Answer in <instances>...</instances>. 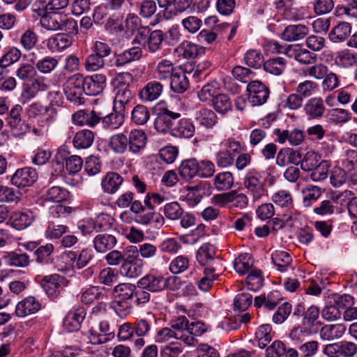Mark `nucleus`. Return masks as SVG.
Instances as JSON below:
<instances>
[{"label": "nucleus", "instance_id": "1", "mask_svg": "<svg viewBox=\"0 0 357 357\" xmlns=\"http://www.w3.org/2000/svg\"><path fill=\"white\" fill-rule=\"evenodd\" d=\"M41 25L47 30H62L73 33L77 26V22L61 13L46 12L40 20Z\"/></svg>", "mask_w": 357, "mask_h": 357}, {"label": "nucleus", "instance_id": "2", "mask_svg": "<svg viewBox=\"0 0 357 357\" xmlns=\"http://www.w3.org/2000/svg\"><path fill=\"white\" fill-rule=\"evenodd\" d=\"M243 184L253 201L260 199L267 193L265 182L262 180L261 174L255 169H250L246 172Z\"/></svg>", "mask_w": 357, "mask_h": 357}, {"label": "nucleus", "instance_id": "3", "mask_svg": "<svg viewBox=\"0 0 357 357\" xmlns=\"http://www.w3.org/2000/svg\"><path fill=\"white\" fill-rule=\"evenodd\" d=\"M109 107L108 104H104L101 107L98 105V100H96L91 111H77L73 115V121L77 126L94 127L100 121L102 116L107 113V109Z\"/></svg>", "mask_w": 357, "mask_h": 357}, {"label": "nucleus", "instance_id": "4", "mask_svg": "<svg viewBox=\"0 0 357 357\" xmlns=\"http://www.w3.org/2000/svg\"><path fill=\"white\" fill-rule=\"evenodd\" d=\"M64 93L67 99L75 105H79L84 102V93H86L84 75L76 73L68 77L65 86Z\"/></svg>", "mask_w": 357, "mask_h": 357}, {"label": "nucleus", "instance_id": "5", "mask_svg": "<svg viewBox=\"0 0 357 357\" xmlns=\"http://www.w3.org/2000/svg\"><path fill=\"white\" fill-rule=\"evenodd\" d=\"M38 276L36 280L45 291L48 297L52 299L59 296L61 290L68 287L69 281L63 276L59 274H52L43 277L38 280Z\"/></svg>", "mask_w": 357, "mask_h": 357}, {"label": "nucleus", "instance_id": "6", "mask_svg": "<svg viewBox=\"0 0 357 357\" xmlns=\"http://www.w3.org/2000/svg\"><path fill=\"white\" fill-rule=\"evenodd\" d=\"M137 287L152 293L161 292L165 290V276L152 269L137 281Z\"/></svg>", "mask_w": 357, "mask_h": 357}, {"label": "nucleus", "instance_id": "7", "mask_svg": "<svg viewBox=\"0 0 357 357\" xmlns=\"http://www.w3.org/2000/svg\"><path fill=\"white\" fill-rule=\"evenodd\" d=\"M144 262L138 255H130L125 259L119 268V273L125 278L134 279L141 275L144 271Z\"/></svg>", "mask_w": 357, "mask_h": 357}, {"label": "nucleus", "instance_id": "8", "mask_svg": "<svg viewBox=\"0 0 357 357\" xmlns=\"http://www.w3.org/2000/svg\"><path fill=\"white\" fill-rule=\"evenodd\" d=\"M248 100L252 106L264 104L269 97L268 88L259 81L250 82L247 86Z\"/></svg>", "mask_w": 357, "mask_h": 357}, {"label": "nucleus", "instance_id": "9", "mask_svg": "<svg viewBox=\"0 0 357 357\" xmlns=\"http://www.w3.org/2000/svg\"><path fill=\"white\" fill-rule=\"evenodd\" d=\"M22 107L15 105L10 111L7 123L15 137H21L28 130L29 126L22 119Z\"/></svg>", "mask_w": 357, "mask_h": 357}, {"label": "nucleus", "instance_id": "10", "mask_svg": "<svg viewBox=\"0 0 357 357\" xmlns=\"http://www.w3.org/2000/svg\"><path fill=\"white\" fill-rule=\"evenodd\" d=\"M49 85L46 82V78L37 76L29 82L24 84L21 98L23 104L35 98L40 91H45Z\"/></svg>", "mask_w": 357, "mask_h": 357}, {"label": "nucleus", "instance_id": "11", "mask_svg": "<svg viewBox=\"0 0 357 357\" xmlns=\"http://www.w3.org/2000/svg\"><path fill=\"white\" fill-rule=\"evenodd\" d=\"M38 178L36 170L32 167H24L15 171L11 177V183L19 188L31 186Z\"/></svg>", "mask_w": 357, "mask_h": 357}, {"label": "nucleus", "instance_id": "12", "mask_svg": "<svg viewBox=\"0 0 357 357\" xmlns=\"http://www.w3.org/2000/svg\"><path fill=\"white\" fill-rule=\"evenodd\" d=\"M41 307L39 300L33 296H28L16 304L15 314L17 317L24 318L37 313Z\"/></svg>", "mask_w": 357, "mask_h": 357}, {"label": "nucleus", "instance_id": "13", "mask_svg": "<svg viewBox=\"0 0 357 357\" xmlns=\"http://www.w3.org/2000/svg\"><path fill=\"white\" fill-rule=\"evenodd\" d=\"M193 0H158L160 7L165 8L164 16L170 19L177 13H181L190 8Z\"/></svg>", "mask_w": 357, "mask_h": 357}, {"label": "nucleus", "instance_id": "14", "mask_svg": "<svg viewBox=\"0 0 357 357\" xmlns=\"http://www.w3.org/2000/svg\"><path fill=\"white\" fill-rule=\"evenodd\" d=\"M285 55L294 59L301 64H310L316 61V54L303 48L301 45H289L286 46Z\"/></svg>", "mask_w": 357, "mask_h": 357}, {"label": "nucleus", "instance_id": "15", "mask_svg": "<svg viewBox=\"0 0 357 357\" xmlns=\"http://www.w3.org/2000/svg\"><path fill=\"white\" fill-rule=\"evenodd\" d=\"M180 116L179 113L165 109L156 117L154 121V127L158 132L167 133L169 131L172 132L174 121L178 119Z\"/></svg>", "mask_w": 357, "mask_h": 357}, {"label": "nucleus", "instance_id": "16", "mask_svg": "<svg viewBox=\"0 0 357 357\" xmlns=\"http://www.w3.org/2000/svg\"><path fill=\"white\" fill-rule=\"evenodd\" d=\"M273 133L276 137V141L280 144H284L288 142L292 146L301 144L305 137L304 132L298 128L291 130L275 129Z\"/></svg>", "mask_w": 357, "mask_h": 357}, {"label": "nucleus", "instance_id": "17", "mask_svg": "<svg viewBox=\"0 0 357 357\" xmlns=\"http://www.w3.org/2000/svg\"><path fill=\"white\" fill-rule=\"evenodd\" d=\"M106 76L101 73H96L91 76H84L86 94L89 96L100 94L106 87Z\"/></svg>", "mask_w": 357, "mask_h": 357}, {"label": "nucleus", "instance_id": "18", "mask_svg": "<svg viewBox=\"0 0 357 357\" xmlns=\"http://www.w3.org/2000/svg\"><path fill=\"white\" fill-rule=\"evenodd\" d=\"M163 91V85L157 80L147 82L139 91L138 97L142 102L157 100Z\"/></svg>", "mask_w": 357, "mask_h": 357}, {"label": "nucleus", "instance_id": "19", "mask_svg": "<svg viewBox=\"0 0 357 357\" xmlns=\"http://www.w3.org/2000/svg\"><path fill=\"white\" fill-rule=\"evenodd\" d=\"M35 218L36 216L31 211H17L11 213L7 224L17 230H22L29 227Z\"/></svg>", "mask_w": 357, "mask_h": 357}, {"label": "nucleus", "instance_id": "20", "mask_svg": "<svg viewBox=\"0 0 357 357\" xmlns=\"http://www.w3.org/2000/svg\"><path fill=\"white\" fill-rule=\"evenodd\" d=\"M146 206H143L142 202L136 200L132 202L130 210L137 215V221L143 225H148L153 220L155 213L149 200L144 201Z\"/></svg>", "mask_w": 357, "mask_h": 357}, {"label": "nucleus", "instance_id": "21", "mask_svg": "<svg viewBox=\"0 0 357 357\" xmlns=\"http://www.w3.org/2000/svg\"><path fill=\"white\" fill-rule=\"evenodd\" d=\"M325 111L324 102L321 97L310 98L303 106V112L310 119L321 118Z\"/></svg>", "mask_w": 357, "mask_h": 357}, {"label": "nucleus", "instance_id": "22", "mask_svg": "<svg viewBox=\"0 0 357 357\" xmlns=\"http://www.w3.org/2000/svg\"><path fill=\"white\" fill-rule=\"evenodd\" d=\"M85 315L84 310L81 307L68 312L63 319L64 329L69 333L77 331L80 328Z\"/></svg>", "mask_w": 357, "mask_h": 357}, {"label": "nucleus", "instance_id": "23", "mask_svg": "<svg viewBox=\"0 0 357 357\" xmlns=\"http://www.w3.org/2000/svg\"><path fill=\"white\" fill-rule=\"evenodd\" d=\"M310 32L307 25L303 24H291L287 26L282 33L284 40L291 42L303 39Z\"/></svg>", "mask_w": 357, "mask_h": 357}, {"label": "nucleus", "instance_id": "24", "mask_svg": "<svg viewBox=\"0 0 357 357\" xmlns=\"http://www.w3.org/2000/svg\"><path fill=\"white\" fill-rule=\"evenodd\" d=\"M139 26V18L133 13H129L124 21L114 26V30L129 38L134 34Z\"/></svg>", "mask_w": 357, "mask_h": 357}, {"label": "nucleus", "instance_id": "25", "mask_svg": "<svg viewBox=\"0 0 357 357\" xmlns=\"http://www.w3.org/2000/svg\"><path fill=\"white\" fill-rule=\"evenodd\" d=\"M30 61L35 64L36 68L43 74L52 73L59 64V60L56 56H47L37 60L33 52L30 54Z\"/></svg>", "mask_w": 357, "mask_h": 357}, {"label": "nucleus", "instance_id": "26", "mask_svg": "<svg viewBox=\"0 0 357 357\" xmlns=\"http://www.w3.org/2000/svg\"><path fill=\"white\" fill-rule=\"evenodd\" d=\"M118 106H114L113 112L102 116L101 120L103 127L107 129L115 130L120 128L124 123V110L119 109L117 111Z\"/></svg>", "mask_w": 357, "mask_h": 357}, {"label": "nucleus", "instance_id": "27", "mask_svg": "<svg viewBox=\"0 0 357 357\" xmlns=\"http://www.w3.org/2000/svg\"><path fill=\"white\" fill-rule=\"evenodd\" d=\"M117 243L116 237L109 234H98L93 240V246L98 253H105Z\"/></svg>", "mask_w": 357, "mask_h": 357}, {"label": "nucleus", "instance_id": "28", "mask_svg": "<svg viewBox=\"0 0 357 357\" xmlns=\"http://www.w3.org/2000/svg\"><path fill=\"white\" fill-rule=\"evenodd\" d=\"M216 254L215 248L210 243L203 244L197 251L196 259L202 266L212 267Z\"/></svg>", "mask_w": 357, "mask_h": 357}, {"label": "nucleus", "instance_id": "29", "mask_svg": "<svg viewBox=\"0 0 357 357\" xmlns=\"http://www.w3.org/2000/svg\"><path fill=\"white\" fill-rule=\"evenodd\" d=\"M128 149L134 153H138L142 150L146 144V135L141 130H132L128 137Z\"/></svg>", "mask_w": 357, "mask_h": 357}, {"label": "nucleus", "instance_id": "30", "mask_svg": "<svg viewBox=\"0 0 357 357\" xmlns=\"http://www.w3.org/2000/svg\"><path fill=\"white\" fill-rule=\"evenodd\" d=\"M188 319L185 316H180L171 321V328L178 333H180L183 336L181 338L185 344L189 346L194 345L197 343V340H194L192 336H187L185 331L188 326Z\"/></svg>", "mask_w": 357, "mask_h": 357}, {"label": "nucleus", "instance_id": "31", "mask_svg": "<svg viewBox=\"0 0 357 357\" xmlns=\"http://www.w3.org/2000/svg\"><path fill=\"white\" fill-rule=\"evenodd\" d=\"M234 183V177L230 172H219L212 179L213 186L218 192L229 190L232 188Z\"/></svg>", "mask_w": 357, "mask_h": 357}, {"label": "nucleus", "instance_id": "32", "mask_svg": "<svg viewBox=\"0 0 357 357\" xmlns=\"http://www.w3.org/2000/svg\"><path fill=\"white\" fill-rule=\"evenodd\" d=\"M300 162V153L289 148H284L280 150L276 157V164L280 167H284L288 164L297 165Z\"/></svg>", "mask_w": 357, "mask_h": 357}, {"label": "nucleus", "instance_id": "33", "mask_svg": "<svg viewBox=\"0 0 357 357\" xmlns=\"http://www.w3.org/2000/svg\"><path fill=\"white\" fill-rule=\"evenodd\" d=\"M351 33V25L349 22H341L335 26L329 33V38L333 43L346 40Z\"/></svg>", "mask_w": 357, "mask_h": 357}, {"label": "nucleus", "instance_id": "34", "mask_svg": "<svg viewBox=\"0 0 357 357\" xmlns=\"http://www.w3.org/2000/svg\"><path fill=\"white\" fill-rule=\"evenodd\" d=\"M195 132V126L188 119H180L172 129V135L176 137L190 138L194 135Z\"/></svg>", "mask_w": 357, "mask_h": 357}, {"label": "nucleus", "instance_id": "35", "mask_svg": "<svg viewBox=\"0 0 357 357\" xmlns=\"http://www.w3.org/2000/svg\"><path fill=\"white\" fill-rule=\"evenodd\" d=\"M123 181V178L119 174L109 172L102 181V188L105 193L114 194L119 190Z\"/></svg>", "mask_w": 357, "mask_h": 357}, {"label": "nucleus", "instance_id": "36", "mask_svg": "<svg viewBox=\"0 0 357 357\" xmlns=\"http://www.w3.org/2000/svg\"><path fill=\"white\" fill-rule=\"evenodd\" d=\"M176 71L173 63L168 59L160 61L154 70L155 78L158 80H167L172 77Z\"/></svg>", "mask_w": 357, "mask_h": 357}, {"label": "nucleus", "instance_id": "37", "mask_svg": "<svg viewBox=\"0 0 357 357\" xmlns=\"http://www.w3.org/2000/svg\"><path fill=\"white\" fill-rule=\"evenodd\" d=\"M347 327L344 324H329L323 326L320 336L323 340H331L340 338L345 333Z\"/></svg>", "mask_w": 357, "mask_h": 357}, {"label": "nucleus", "instance_id": "38", "mask_svg": "<svg viewBox=\"0 0 357 357\" xmlns=\"http://www.w3.org/2000/svg\"><path fill=\"white\" fill-rule=\"evenodd\" d=\"M45 199L51 202L61 203L69 199L70 194L68 190L54 185L49 188L45 193Z\"/></svg>", "mask_w": 357, "mask_h": 357}, {"label": "nucleus", "instance_id": "39", "mask_svg": "<svg viewBox=\"0 0 357 357\" xmlns=\"http://www.w3.org/2000/svg\"><path fill=\"white\" fill-rule=\"evenodd\" d=\"M137 289L134 284L129 282L119 283L112 290V295L115 299L129 301L132 299Z\"/></svg>", "mask_w": 357, "mask_h": 357}, {"label": "nucleus", "instance_id": "40", "mask_svg": "<svg viewBox=\"0 0 357 357\" xmlns=\"http://www.w3.org/2000/svg\"><path fill=\"white\" fill-rule=\"evenodd\" d=\"M109 147L116 153H124L128 148L127 135L123 132L112 135L109 140Z\"/></svg>", "mask_w": 357, "mask_h": 357}, {"label": "nucleus", "instance_id": "41", "mask_svg": "<svg viewBox=\"0 0 357 357\" xmlns=\"http://www.w3.org/2000/svg\"><path fill=\"white\" fill-rule=\"evenodd\" d=\"M326 117L330 123L342 125L351 119V114L345 109L334 108L328 111Z\"/></svg>", "mask_w": 357, "mask_h": 357}, {"label": "nucleus", "instance_id": "42", "mask_svg": "<svg viewBox=\"0 0 357 357\" xmlns=\"http://www.w3.org/2000/svg\"><path fill=\"white\" fill-rule=\"evenodd\" d=\"M322 190L316 185H309L302 190L303 204L305 207L311 206L322 195Z\"/></svg>", "mask_w": 357, "mask_h": 357}, {"label": "nucleus", "instance_id": "43", "mask_svg": "<svg viewBox=\"0 0 357 357\" xmlns=\"http://www.w3.org/2000/svg\"><path fill=\"white\" fill-rule=\"evenodd\" d=\"M253 266V259L248 253L241 254L234 261L235 271L240 275L250 273Z\"/></svg>", "mask_w": 357, "mask_h": 357}, {"label": "nucleus", "instance_id": "44", "mask_svg": "<svg viewBox=\"0 0 357 357\" xmlns=\"http://www.w3.org/2000/svg\"><path fill=\"white\" fill-rule=\"evenodd\" d=\"M93 140V132L84 129L76 133L73 139V145L77 149H86L92 145Z\"/></svg>", "mask_w": 357, "mask_h": 357}, {"label": "nucleus", "instance_id": "45", "mask_svg": "<svg viewBox=\"0 0 357 357\" xmlns=\"http://www.w3.org/2000/svg\"><path fill=\"white\" fill-rule=\"evenodd\" d=\"M271 259L278 270L284 272L290 266L292 261L290 255L282 250H276L271 255Z\"/></svg>", "mask_w": 357, "mask_h": 357}, {"label": "nucleus", "instance_id": "46", "mask_svg": "<svg viewBox=\"0 0 357 357\" xmlns=\"http://www.w3.org/2000/svg\"><path fill=\"white\" fill-rule=\"evenodd\" d=\"M71 43V38L68 35L59 33L48 40L47 46L52 52H59L68 47Z\"/></svg>", "mask_w": 357, "mask_h": 357}, {"label": "nucleus", "instance_id": "47", "mask_svg": "<svg viewBox=\"0 0 357 357\" xmlns=\"http://www.w3.org/2000/svg\"><path fill=\"white\" fill-rule=\"evenodd\" d=\"M215 267H206L204 270V276L198 282V287L203 291H208L218 279L219 274L216 273Z\"/></svg>", "mask_w": 357, "mask_h": 357}, {"label": "nucleus", "instance_id": "48", "mask_svg": "<svg viewBox=\"0 0 357 357\" xmlns=\"http://www.w3.org/2000/svg\"><path fill=\"white\" fill-rule=\"evenodd\" d=\"M189 86L188 79L185 74L176 70L171 77L170 87L176 93H181L185 91Z\"/></svg>", "mask_w": 357, "mask_h": 357}, {"label": "nucleus", "instance_id": "49", "mask_svg": "<svg viewBox=\"0 0 357 357\" xmlns=\"http://www.w3.org/2000/svg\"><path fill=\"white\" fill-rule=\"evenodd\" d=\"M214 109L220 114H226L232 109V103L229 97L225 93H218L212 99Z\"/></svg>", "mask_w": 357, "mask_h": 357}, {"label": "nucleus", "instance_id": "50", "mask_svg": "<svg viewBox=\"0 0 357 357\" xmlns=\"http://www.w3.org/2000/svg\"><path fill=\"white\" fill-rule=\"evenodd\" d=\"M287 62L282 57H276L268 59L264 63V69L266 72L274 75H281L286 68Z\"/></svg>", "mask_w": 357, "mask_h": 357}, {"label": "nucleus", "instance_id": "51", "mask_svg": "<svg viewBox=\"0 0 357 357\" xmlns=\"http://www.w3.org/2000/svg\"><path fill=\"white\" fill-rule=\"evenodd\" d=\"M198 162L195 159L183 161L179 167V174L185 180L192 178L199 175Z\"/></svg>", "mask_w": 357, "mask_h": 357}, {"label": "nucleus", "instance_id": "52", "mask_svg": "<svg viewBox=\"0 0 357 357\" xmlns=\"http://www.w3.org/2000/svg\"><path fill=\"white\" fill-rule=\"evenodd\" d=\"M335 63L342 68H348L357 63V53L344 50L340 52L335 57Z\"/></svg>", "mask_w": 357, "mask_h": 357}, {"label": "nucleus", "instance_id": "53", "mask_svg": "<svg viewBox=\"0 0 357 357\" xmlns=\"http://www.w3.org/2000/svg\"><path fill=\"white\" fill-rule=\"evenodd\" d=\"M130 252L132 254H137L141 257V259H152L156 256L158 249L157 247L149 243H144L136 246H131Z\"/></svg>", "mask_w": 357, "mask_h": 357}, {"label": "nucleus", "instance_id": "54", "mask_svg": "<svg viewBox=\"0 0 357 357\" xmlns=\"http://www.w3.org/2000/svg\"><path fill=\"white\" fill-rule=\"evenodd\" d=\"M273 337L272 327L269 324L259 326L255 332V338L260 348L266 347Z\"/></svg>", "mask_w": 357, "mask_h": 357}, {"label": "nucleus", "instance_id": "55", "mask_svg": "<svg viewBox=\"0 0 357 357\" xmlns=\"http://www.w3.org/2000/svg\"><path fill=\"white\" fill-rule=\"evenodd\" d=\"M197 120L202 126L210 128L217 123L218 117L213 110L203 108L198 112Z\"/></svg>", "mask_w": 357, "mask_h": 357}, {"label": "nucleus", "instance_id": "56", "mask_svg": "<svg viewBox=\"0 0 357 357\" xmlns=\"http://www.w3.org/2000/svg\"><path fill=\"white\" fill-rule=\"evenodd\" d=\"M190 265V263L188 257L178 255L169 263V270L174 275L180 274L188 270Z\"/></svg>", "mask_w": 357, "mask_h": 357}, {"label": "nucleus", "instance_id": "57", "mask_svg": "<svg viewBox=\"0 0 357 357\" xmlns=\"http://www.w3.org/2000/svg\"><path fill=\"white\" fill-rule=\"evenodd\" d=\"M150 118L148 107L144 105H136L131 112V121L136 125L145 124Z\"/></svg>", "mask_w": 357, "mask_h": 357}, {"label": "nucleus", "instance_id": "58", "mask_svg": "<svg viewBox=\"0 0 357 357\" xmlns=\"http://www.w3.org/2000/svg\"><path fill=\"white\" fill-rule=\"evenodd\" d=\"M272 202L277 206L284 208L293 205V197L291 193L287 190H279L275 192L271 197Z\"/></svg>", "mask_w": 357, "mask_h": 357}, {"label": "nucleus", "instance_id": "59", "mask_svg": "<svg viewBox=\"0 0 357 357\" xmlns=\"http://www.w3.org/2000/svg\"><path fill=\"white\" fill-rule=\"evenodd\" d=\"M164 36L162 31L160 30H155L150 33L145 47L150 52L155 53L161 48Z\"/></svg>", "mask_w": 357, "mask_h": 357}, {"label": "nucleus", "instance_id": "60", "mask_svg": "<svg viewBox=\"0 0 357 357\" xmlns=\"http://www.w3.org/2000/svg\"><path fill=\"white\" fill-rule=\"evenodd\" d=\"M8 265L17 267H26L29 264V257L25 253L10 252L4 256Z\"/></svg>", "mask_w": 357, "mask_h": 357}, {"label": "nucleus", "instance_id": "61", "mask_svg": "<svg viewBox=\"0 0 357 357\" xmlns=\"http://www.w3.org/2000/svg\"><path fill=\"white\" fill-rule=\"evenodd\" d=\"M318 90V84L312 80L300 82L295 89V92L304 100L312 96Z\"/></svg>", "mask_w": 357, "mask_h": 357}, {"label": "nucleus", "instance_id": "62", "mask_svg": "<svg viewBox=\"0 0 357 357\" xmlns=\"http://www.w3.org/2000/svg\"><path fill=\"white\" fill-rule=\"evenodd\" d=\"M103 297L102 289L99 287L93 286L82 292L80 301L86 305H90L96 300L102 299Z\"/></svg>", "mask_w": 357, "mask_h": 357}, {"label": "nucleus", "instance_id": "63", "mask_svg": "<svg viewBox=\"0 0 357 357\" xmlns=\"http://www.w3.org/2000/svg\"><path fill=\"white\" fill-rule=\"evenodd\" d=\"M215 162L218 167L227 168L234 163V156L225 148L220 147L215 154Z\"/></svg>", "mask_w": 357, "mask_h": 357}, {"label": "nucleus", "instance_id": "64", "mask_svg": "<svg viewBox=\"0 0 357 357\" xmlns=\"http://www.w3.org/2000/svg\"><path fill=\"white\" fill-rule=\"evenodd\" d=\"M38 43V36L36 33L28 29L25 30L21 35L20 43L25 50H31Z\"/></svg>", "mask_w": 357, "mask_h": 357}]
</instances>
